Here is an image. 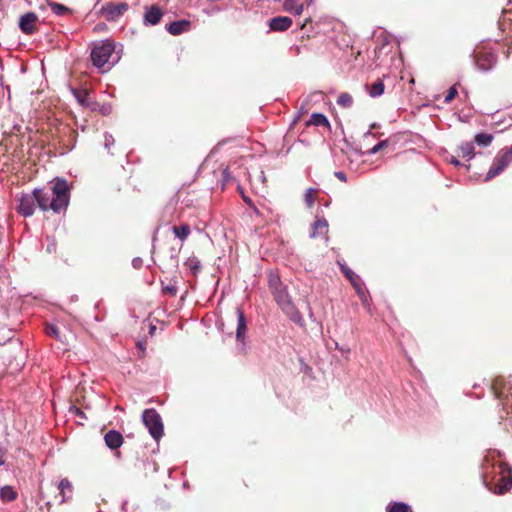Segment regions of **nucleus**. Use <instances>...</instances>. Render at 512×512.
Listing matches in <instances>:
<instances>
[{"label": "nucleus", "instance_id": "49", "mask_svg": "<svg viewBox=\"0 0 512 512\" xmlns=\"http://www.w3.org/2000/svg\"><path fill=\"white\" fill-rule=\"evenodd\" d=\"M299 117H300V116H299V113H298V114L296 115L295 119L293 120V123L297 122V121H298V119H299Z\"/></svg>", "mask_w": 512, "mask_h": 512}, {"label": "nucleus", "instance_id": "42", "mask_svg": "<svg viewBox=\"0 0 512 512\" xmlns=\"http://www.w3.org/2000/svg\"><path fill=\"white\" fill-rule=\"evenodd\" d=\"M26 2L28 3V5H36L39 0H26Z\"/></svg>", "mask_w": 512, "mask_h": 512}, {"label": "nucleus", "instance_id": "24", "mask_svg": "<svg viewBox=\"0 0 512 512\" xmlns=\"http://www.w3.org/2000/svg\"><path fill=\"white\" fill-rule=\"evenodd\" d=\"M387 512H412L411 507L404 502L392 501L386 506Z\"/></svg>", "mask_w": 512, "mask_h": 512}, {"label": "nucleus", "instance_id": "39", "mask_svg": "<svg viewBox=\"0 0 512 512\" xmlns=\"http://www.w3.org/2000/svg\"><path fill=\"white\" fill-rule=\"evenodd\" d=\"M6 454L5 449L0 447V466L4 464V456Z\"/></svg>", "mask_w": 512, "mask_h": 512}, {"label": "nucleus", "instance_id": "28", "mask_svg": "<svg viewBox=\"0 0 512 512\" xmlns=\"http://www.w3.org/2000/svg\"><path fill=\"white\" fill-rule=\"evenodd\" d=\"M48 5L50 6L53 13H55L58 16H64L66 14L71 13V9L64 6L63 4L56 3V2H49Z\"/></svg>", "mask_w": 512, "mask_h": 512}, {"label": "nucleus", "instance_id": "26", "mask_svg": "<svg viewBox=\"0 0 512 512\" xmlns=\"http://www.w3.org/2000/svg\"><path fill=\"white\" fill-rule=\"evenodd\" d=\"M17 492L11 486H4L0 489V497L4 501H14L17 498Z\"/></svg>", "mask_w": 512, "mask_h": 512}, {"label": "nucleus", "instance_id": "41", "mask_svg": "<svg viewBox=\"0 0 512 512\" xmlns=\"http://www.w3.org/2000/svg\"><path fill=\"white\" fill-rule=\"evenodd\" d=\"M193 267H194V275L196 274L197 270L199 269L200 267V261L196 260L194 258V264H193Z\"/></svg>", "mask_w": 512, "mask_h": 512}, {"label": "nucleus", "instance_id": "21", "mask_svg": "<svg viewBox=\"0 0 512 512\" xmlns=\"http://www.w3.org/2000/svg\"><path fill=\"white\" fill-rule=\"evenodd\" d=\"M307 126H324L330 128V122L328 118L322 113H313L309 120L306 122Z\"/></svg>", "mask_w": 512, "mask_h": 512}, {"label": "nucleus", "instance_id": "27", "mask_svg": "<svg viewBox=\"0 0 512 512\" xmlns=\"http://www.w3.org/2000/svg\"><path fill=\"white\" fill-rule=\"evenodd\" d=\"M388 144H389V141L387 139H384V140L379 141L375 146H373L371 149H369L365 153H363L361 150H357V149H355V153L359 154V155L366 154L368 156H372V155H375L376 153H378L381 149L387 147Z\"/></svg>", "mask_w": 512, "mask_h": 512}, {"label": "nucleus", "instance_id": "3", "mask_svg": "<svg viewBox=\"0 0 512 512\" xmlns=\"http://www.w3.org/2000/svg\"><path fill=\"white\" fill-rule=\"evenodd\" d=\"M341 272L349 280L353 288L355 289L358 297L360 298L362 305L371 313V303L368 291L364 287V283L360 276L357 275L352 269H350L345 262L337 261Z\"/></svg>", "mask_w": 512, "mask_h": 512}, {"label": "nucleus", "instance_id": "1", "mask_svg": "<svg viewBox=\"0 0 512 512\" xmlns=\"http://www.w3.org/2000/svg\"><path fill=\"white\" fill-rule=\"evenodd\" d=\"M36 205L42 212L52 210L56 214L65 212L70 202V188L64 179H57L51 190L34 189Z\"/></svg>", "mask_w": 512, "mask_h": 512}, {"label": "nucleus", "instance_id": "13", "mask_svg": "<svg viewBox=\"0 0 512 512\" xmlns=\"http://www.w3.org/2000/svg\"><path fill=\"white\" fill-rule=\"evenodd\" d=\"M37 21L38 16L34 12L25 13L20 17L19 28L23 33L27 35L33 34L37 31Z\"/></svg>", "mask_w": 512, "mask_h": 512}, {"label": "nucleus", "instance_id": "45", "mask_svg": "<svg viewBox=\"0 0 512 512\" xmlns=\"http://www.w3.org/2000/svg\"><path fill=\"white\" fill-rule=\"evenodd\" d=\"M206 224L204 223V226L202 228L200 227H194L195 230H197L198 232H202L205 228Z\"/></svg>", "mask_w": 512, "mask_h": 512}, {"label": "nucleus", "instance_id": "5", "mask_svg": "<svg viewBox=\"0 0 512 512\" xmlns=\"http://www.w3.org/2000/svg\"><path fill=\"white\" fill-rule=\"evenodd\" d=\"M510 163H512V145L502 148L496 154L484 180L487 182L500 175Z\"/></svg>", "mask_w": 512, "mask_h": 512}, {"label": "nucleus", "instance_id": "20", "mask_svg": "<svg viewBox=\"0 0 512 512\" xmlns=\"http://www.w3.org/2000/svg\"><path fill=\"white\" fill-rule=\"evenodd\" d=\"M58 489H59L61 497H62L61 501H60L61 503L65 502L66 500L71 498L73 486L67 478L62 479L59 482Z\"/></svg>", "mask_w": 512, "mask_h": 512}, {"label": "nucleus", "instance_id": "9", "mask_svg": "<svg viewBox=\"0 0 512 512\" xmlns=\"http://www.w3.org/2000/svg\"><path fill=\"white\" fill-rule=\"evenodd\" d=\"M35 197L34 190L29 193H21L17 198L16 211L25 218L31 217L37 206Z\"/></svg>", "mask_w": 512, "mask_h": 512}, {"label": "nucleus", "instance_id": "37", "mask_svg": "<svg viewBox=\"0 0 512 512\" xmlns=\"http://www.w3.org/2000/svg\"><path fill=\"white\" fill-rule=\"evenodd\" d=\"M334 175H335L336 178H338L342 182H346L347 181L346 174L343 171H336L334 173Z\"/></svg>", "mask_w": 512, "mask_h": 512}, {"label": "nucleus", "instance_id": "25", "mask_svg": "<svg viewBox=\"0 0 512 512\" xmlns=\"http://www.w3.org/2000/svg\"><path fill=\"white\" fill-rule=\"evenodd\" d=\"M494 136L488 133H478L474 137V142L481 147H488L491 145Z\"/></svg>", "mask_w": 512, "mask_h": 512}, {"label": "nucleus", "instance_id": "10", "mask_svg": "<svg viewBox=\"0 0 512 512\" xmlns=\"http://www.w3.org/2000/svg\"><path fill=\"white\" fill-rule=\"evenodd\" d=\"M129 9V5L125 2L106 3L100 9V14L109 22L118 20Z\"/></svg>", "mask_w": 512, "mask_h": 512}, {"label": "nucleus", "instance_id": "30", "mask_svg": "<svg viewBox=\"0 0 512 512\" xmlns=\"http://www.w3.org/2000/svg\"><path fill=\"white\" fill-rule=\"evenodd\" d=\"M172 230L174 234L181 240L186 239L190 234V227L187 224L181 226H173Z\"/></svg>", "mask_w": 512, "mask_h": 512}, {"label": "nucleus", "instance_id": "44", "mask_svg": "<svg viewBox=\"0 0 512 512\" xmlns=\"http://www.w3.org/2000/svg\"><path fill=\"white\" fill-rule=\"evenodd\" d=\"M260 179L262 180V182H264V181H265V179H266V178H265L264 171H261V172H260Z\"/></svg>", "mask_w": 512, "mask_h": 512}, {"label": "nucleus", "instance_id": "17", "mask_svg": "<svg viewBox=\"0 0 512 512\" xmlns=\"http://www.w3.org/2000/svg\"><path fill=\"white\" fill-rule=\"evenodd\" d=\"M190 29L191 22L189 20L174 21L167 26V31L174 36L180 35L184 32H189Z\"/></svg>", "mask_w": 512, "mask_h": 512}, {"label": "nucleus", "instance_id": "46", "mask_svg": "<svg viewBox=\"0 0 512 512\" xmlns=\"http://www.w3.org/2000/svg\"><path fill=\"white\" fill-rule=\"evenodd\" d=\"M188 294V290L186 289L183 293V295L181 296V301H183L185 299V297L187 296Z\"/></svg>", "mask_w": 512, "mask_h": 512}, {"label": "nucleus", "instance_id": "14", "mask_svg": "<svg viewBox=\"0 0 512 512\" xmlns=\"http://www.w3.org/2000/svg\"><path fill=\"white\" fill-rule=\"evenodd\" d=\"M292 23V19L288 16H276L269 20V28L272 31L284 32L291 27Z\"/></svg>", "mask_w": 512, "mask_h": 512}, {"label": "nucleus", "instance_id": "38", "mask_svg": "<svg viewBox=\"0 0 512 512\" xmlns=\"http://www.w3.org/2000/svg\"><path fill=\"white\" fill-rule=\"evenodd\" d=\"M222 175H223V181H224V182H228V181L230 180V178H231V175H230V173H229L228 168H225V169L223 170Z\"/></svg>", "mask_w": 512, "mask_h": 512}, {"label": "nucleus", "instance_id": "23", "mask_svg": "<svg viewBox=\"0 0 512 512\" xmlns=\"http://www.w3.org/2000/svg\"><path fill=\"white\" fill-rule=\"evenodd\" d=\"M385 85L382 80H377L376 82L372 83L371 85H366V91L368 92L369 96L372 98H376L381 96L384 93Z\"/></svg>", "mask_w": 512, "mask_h": 512}, {"label": "nucleus", "instance_id": "15", "mask_svg": "<svg viewBox=\"0 0 512 512\" xmlns=\"http://www.w3.org/2000/svg\"><path fill=\"white\" fill-rule=\"evenodd\" d=\"M328 233V221L324 217L316 216V220L311 224L310 238H317L320 235Z\"/></svg>", "mask_w": 512, "mask_h": 512}, {"label": "nucleus", "instance_id": "12", "mask_svg": "<svg viewBox=\"0 0 512 512\" xmlns=\"http://www.w3.org/2000/svg\"><path fill=\"white\" fill-rule=\"evenodd\" d=\"M237 316V327L235 332L236 341L238 344L245 347L246 345V333H247V319L241 308H236Z\"/></svg>", "mask_w": 512, "mask_h": 512}, {"label": "nucleus", "instance_id": "40", "mask_svg": "<svg viewBox=\"0 0 512 512\" xmlns=\"http://www.w3.org/2000/svg\"><path fill=\"white\" fill-rule=\"evenodd\" d=\"M106 28V24L104 23H98L95 27H94V30L96 31H102Z\"/></svg>", "mask_w": 512, "mask_h": 512}, {"label": "nucleus", "instance_id": "4", "mask_svg": "<svg viewBox=\"0 0 512 512\" xmlns=\"http://www.w3.org/2000/svg\"><path fill=\"white\" fill-rule=\"evenodd\" d=\"M115 50V44L112 40L99 41L93 44L91 51V60L94 66L102 68L109 62Z\"/></svg>", "mask_w": 512, "mask_h": 512}, {"label": "nucleus", "instance_id": "48", "mask_svg": "<svg viewBox=\"0 0 512 512\" xmlns=\"http://www.w3.org/2000/svg\"><path fill=\"white\" fill-rule=\"evenodd\" d=\"M155 330H156V327H155V326H151V328H150V334H153Z\"/></svg>", "mask_w": 512, "mask_h": 512}, {"label": "nucleus", "instance_id": "8", "mask_svg": "<svg viewBox=\"0 0 512 512\" xmlns=\"http://www.w3.org/2000/svg\"><path fill=\"white\" fill-rule=\"evenodd\" d=\"M71 92L82 107L87 108L92 112L99 111L103 114L105 113L101 105L91 97L88 89L72 88Z\"/></svg>", "mask_w": 512, "mask_h": 512}, {"label": "nucleus", "instance_id": "2", "mask_svg": "<svg viewBox=\"0 0 512 512\" xmlns=\"http://www.w3.org/2000/svg\"><path fill=\"white\" fill-rule=\"evenodd\" d=\"M269 288L273 297L283 311V313L294 323L299 326H304V319L302 314L295 307L292 299L288 293L287 286L284 285L280 278L275 274H270L268 279Z\"/></svg>", "mask_w": 512, "mask_h": 512}, {"label": "nucleus", "instance_id": "22", "mask_svg": "<svg viewBox=\"0 0 512 512\" xmlns=\"http://www.w3.org/2000/svg\"><path fill=\"white\" fill-rule=\"evenodd\" d=\"M284 9L293 15H301L304 5L300 0H285Z\"/></svg>", "mask_w": 512, "mask_h": 512}, {"label": "nucleus", "instance_id": "19", "mask_svg": "<svg viewBox=\"0 0 512 512\" xmlns=\"http://www.w3.org/2000/svg\"><path fill=\"white\" fill-rule=\"evenodd\" d=\"M456 152L459 157L465 158L468 161L472 160L476 155L473 142H463L458 146Z\"/></svg>", "mask_w": 512, "mask_h": 512}, {"label": "nucleus", "instance_id": "36", "mask_svg": "<svg viewBox=\"0 0 512 512\" xmlns=\"http://www.w3.org/2000/svg\"><path fill=\"white\" fill-rule=\"evenodd\" d=\"M335 349L339 350L342 354L348 355L350 353V348L345 346H340L337 341H335Z\"/></svg>", "mask_w": 512, "mask_h": 512}, {"label": "nucleus", "instance_id": "11", "mask_svg": "<svg viewBox=\"0 0 512 512\" xmlns=\"http://www.w3.org/2000/svg\"><path fill=\"white\" fill-rule=\"evenodd\" d=\"M501 476L498 479L495 487L493 489V493L497 495H502L509 491L512 488V471L510 468L500 467Z\"/></svg>", "mask_w": 512, "mask_h": 512}, {"label": "nucleus", "instance_id": "16", "mask_svg": "<svg viewBox=\"0 0 512 512\" xmlns=\"http://www.w3.org/2000/svg\"><path fill=\"white\" fill-rule=\"evenodd\" d=\"M104 441L107 447L115 450L123 444V436L116 430H109L104 436Z\"/></svg>", "mask_w": 512, "mask_h": 512}, {"label": "nucleus", "instance_id": "6", "mask_svg": "<svg viewBox=\"0 0 512 512\" xmlns=\"http://www.w3.org/2000/svg\"><path fill=\"white\" fill-rule=\"evenodd\" d=\"M143 423L150 435L156 440L163 435V423L159 413L155 409H145L142 414Z\"/></svg>", "mask_w": 512, "mask_h": 512}, {"label": "nucleus", "instance_id": "33", "mask_svg": "<svg viewBox=\"0 0 512 512\" xmlns=\"http://www.w3.org/2000/svg\"><path fill=\"white\" fill-rule=\"evenodd\" d=\"M457 94H458V91H457L456 86L454 85V86L450 87L445 96L444 102L446 104L450 103L456 97Z\"/></svg>", "mask_w": 512, "mask_h": 512}, {"label": "nucleus", "instance_id": "31", "mask_svg": "<svg viewBox=\"0 0 512 512\" xmlns=\"http://www.w3.org/2000/svg\"><path fill=\"white\" fill-rule=\"evenodd\" d=\"M316 188H309L306 190V193H305V196H304V201H305V204L307 207H312L314 205V202H315V198H314V193L316 192Z\"/></svg>", "mask_w": 512, "mask_h": 512}, {"label": "nucleus", "instance_id": "18", "mask_svg": "<svg viewBox=\"0 0 512 512\" xmlns=\"http://www.w3.org/2000/svg\"><path fill=\"white\" fill-rule=\"evenodd\" d=\"M163 16V12L157 5H152L150 8H148L144 15L145 23L150 25H156L160 22L161 18Z\"/></svg>", "mask_w": 512, "mask_h": 512}, {"label": "nucleus", "instance_id": "34", "mask_svg": "<svg viewBox=\"0 0 512 512\" xmlns=\"http://www.w3.org/2000/svg\"><path fill=\"white\" fill-rule=\"evenodd\" d=\"M177 287L174 285H166L162 287V291L166 295H172L175 296L177 293Z\"/></svg>", "mask_w": 512, "mask_h": 512}, {"label": "nucleus", "instance_id": "32", "mask_svg": "<svg viewBox=\"0 0 512 512\" xmlns=\"http://www.w3.org/2000/svg\"><path fill=\"white\" fill-rule=\"evenodd\" d=\"M46 333L49 336H52L55 339L60 340L59 329H58L57 326H55V325H47L46 326Z\"/></svg>", "mask_w": 512, "mask_h": 512}, {"label": "nucleus", "instance_id": "35", "mask_svg": "<svg viewBox=\"0 0 512 512\" xmlns=\"http://www.w3.org/2000/svg\"><path fill=\"white\" fill-rule=\"evenodd\" d=\"M448 161H449L451 164H453L454 166H456V167H459V166H465V168H466V170H467V171H469V170H470V167H471V165H470V164H468V165H463V164L458 160V158H457V157H455V156H451V157H450V159H448Z\"/></svg>", "mask_w": 512, "mask_h": 512}, {"label": "nucleus", "instance_id": "47", "mask_svg": "<svg viewBox=\"0 0 512 512\" xmlns=\"http://www.w3.org/2000/svg\"><path fill=\"white\" fill-rule=\"evenodd\" d=\"M364 136H365V137H367V136H375V135L371 132V130H368V131L364 134Z\"/></svg>", "mask_w": 512, "mask_h": 512}, {"label": "nucleus", "instance_id": "43", "mask_svg": "<svg viewBox=\"0 0 512 512\" xmlns=\"http://www.w3.org/2000/svg\"><path fill=\"white\" fill-rule=\"evenodd\" d=\"M74 411H75V413L77 415H82L83 414V412L79 408H77V407H74Z\"/></svg>", "mask_w": 512, "mask_h": 512}, {"label": "nucleus", "instance_id": "7", "mask_svg": "<svg viewBox=\"0 0 512 512\" xmlns=\"http://www.w3.org/2000/svg\"><path fill=\"white\" fill-rule=\"evenodd\" d=\"M472 57L476 68L482 72H489L497 63V55L490 50H475Z\"/></svg>", "mask_w": 512, "mask_h": 512}, {"label": "nucleus", "instance_id": "29", "mask_svg": "<svg viewBox=\"0 0 512 512\" xmlns=\"http://www.w3.org/2000/svg\"><path fill=\"white\" fill-rule=\"evenodd\" d=\"M337 104L343 108H350L353 104V97L347 92H343L338 96Z\"/></svg>", "mask_w": 512, "mask_h": 512}]
</instances>
